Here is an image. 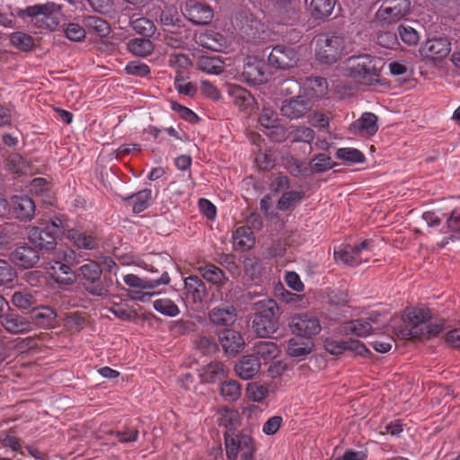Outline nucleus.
Segmentation results:
<instances>
[{"label":"nucleus","mask_w":460,"mask_h":460,"mask_svg":"<svg viewBox=\"0 0 460 460\" xmlns=\"http://www.w3.org/2000/svg\"><path fill=\"white\" fill-rule=\"evenodd\" d=\"M384 65L382 59L368 54L352 56L345 62L344 73L360 84L374 86L380 84Z\"/></svg>","instance_id":"1"},{"label":"nucleus","mask_w":460,"mask_h":460,"mask_svg":"<svg viewBox=\"0 0 460 460\" xmlns=\"http://www.w3.org/2000/svg\"><path fill=\"white\" fill-rule=\"evenodd\" d=\"M349 52V42L341 33L329 32L315 40V58L322 64L332 65Z\"/></svg>","instance_id":"2"},{"label":"nucleus","mask_w":460,"mask_h":460,"mask_svg":"<svg viewBox=\"0 0 460 460\" xmlns=\"http://www.w3.org/2000/svg\"><path fill=\"white\" fill-rule=\"evenodd\" d=\"M254 305L252 328L259 337H270L279 328V306L273 299L260 300Z\"/></svg>","instance_id":"3"},{"label":"nucleus","mask_w":460,"mask_h":460,"mask_svg":"<svg viewBox=\"0 0 460 460\" xmlns=\"http://www.w3.org/2000/svg\"><path fill=\"white\" fill-rule=\"evenodd\" d=\"M370 240H364L358 244H346L334 251V260L337 263H343L356 267L362 262H367L372 257Z\"/></svg>","instance_id":"4"},{"label":"nucleus","mask_w":460,"mask_h":460,"mask_svg":"<svg viewBox=\"0 0 460 460\" xmlns=\"http://www.w3.org/2000/svg\"><path fill=\"white\" fill-rule=\"evenodd\" d=\"M78 279L88 293L98 296L108 294L102 280V269L97 262L90 261L82 265L79 268Z\"/></svg>","instance_id":"5"},{"label":"nucleus","mask_w":460,"mask_h":460,"mask_svg":"<svg viewBox=\"0 0 460 460\" xmlns=\"http://www.w3.org/2000/svg\"><path fill=\"white\" fill-rule=\"evenodd\" d=\"M380 7L376 13V20L383 24L398 22L410 13V0H378Z\"/></svg>","instance_id":"6"},{"label":"nucleus","mask_w":460,"mask_h":460,"mask_svg":"<svg viewBox=\"0 0 460 460\" xmlns=\"http://www.w3.org/2000/svg\"><path fill=\"white\" fill-rule=\"evenodd\" d=\"M226 455L228 460H236L240 456L256 452V446L253 438L243 433H225Z\"/></svg>","instance_id":"7"},{"label":"nucleus","mask_w":460,"mask_h":460,"mask_svg":"<svg viewBox=\"0 0 460 460\" xmlns=\"http://www.w3.org/2000/svg\"><path fill=\"white\" fill-rule=\"evenodd\" d=\"M291 332L301 337L311 338L320 333L322 325L320 320L309 314H297L290 318Z\"/></svg>","instance_id":"8"},{"label":"nucleus","mask_w":460,"mask_h":460,"mask_svg":"<svg viewBox=\"0 0 460 460\" xmlns=\"http://www.w3.org/2000/svg\"><path fill=\"white\" fill-rule=\"evenodd\" d=\"M451 50V43L447 38L429 39L420 49V55L423 59L439 62L447 58Z\"/></svg>","instance_id":"9"},{"label":"nucleus","mask_w":460,"mask_h":460,"mask_svg":"<svg viewBox=\"0 0 460 460\" xmlns=\"http://www.w3.org/2000/svg\"><path fill=\"white\" fill-rule=\"evenodd\" d=\"M298 60L297 51L292 47L284 45L275 46L268 57L269 64L281 70L295 67Z\"/></svg>","instance_id":"10"},{"label":"nucleus","mask_w":460,"mask_h":460,"mask_svg":"<svg viewBox=\"0 0 460 460\" xmlns=\"http://www.w3.org/2000/svg\"><path fill=\"white\" fill-rule=\"evenodd\" d=\"M30 242L40 250L53 251L57 245V236L49 226H31L28 231Z\"/></svg>","instance_id":"11"},{"label":"nucleus","mask_w":460,"mask_h":460,"mask_svg":"<svg viewBox=\"0 0 460 460\" xmlns=\"http://www.w3.org/2000/svg\"><path fill=\"white\" fill-rule=\"evenodd\" d=\"M182 13L194 24H207L213 18V11L208 5L193 0L186 2Z\"/></svg>","instance_id":"12"},{"label":"nucleus","mask_w":460,"mask_h":460,"mask_svg":"<svg viewBox=\"0 0 460 460\" xmlns=\"http://www.w3.org/2000/svg\"><path fill=\"white\" fill-rule=\"evenodd\" d=\"M0 323L12 334L24 333L31 329L30 320L11 310L0 314Z\"/></svg>","instance_id":"13"},{"label":"nucleus","mask_w":460,"mask_h":460,"mask_svg":"<svg viewBox=\"0 0 460 460\" xmlns=\"http://www.w3.org/2000/svg\"><path fill=\"white\" fill-rule=\"evenodd\" d=\"M349 130L360 137L374 136L378 130L377 116L372 112H364L358 119L349 125Z\"/></svg>","instance_id":"14"},{"label":"nucleus","mask_w":460,"mask_h":460,"mask_svg":"<svg viewBox=\"0 0 460 460\" xmlns=\"http://www.w3.org/2000/svg\"><path fill=\"white\" fill-rule=\"evenodd\" d=\"M10 260L17 266L23 269L34 267L39 260V252L27 244L16 247L10 254Z\"/></svg>","instance_id":"15"},{"label":"nucleus","mask_w":460,"mask_h":460,"mask_svg":"<svg viewBox=\"0 0 460 460\" xmlns=\"http://www.w3.org/2000/svg\"><path fill=\"white\" fill-rule=\"evenodd\" d=\"M13 216L21 221H31L35 215L36 206L28 196H13L12 198Z\"/></svg>","instance_id":"16"},{"label":"nucleus","mask_w":460,"mask_h":460,"mask_svg":"<svg viewBox=\"0 0 460 460\" xmlns=\"http://www.w3.org/2000/svg\"><path fill=\"white\" fill-rule=\"evenodd\" d=\"M243 77L249 84H261L268 81L266 65L255 58L248 60L243 69Z\"/></svg>","instance_id":"17"},{"label":"nucleus","mask_w":460,"mask_h":460,"mask_svg":"<svg viewBox=\"0 0 460 460\" xmlns=\"http://www.w3.org/2000/svg\"><path fill=\"white\" fill-rule=\"evenodd\" d=\"M61 10V5L54 2H47L45 4L27 6L26 8H17L16 14L22 19H25L26 17L37 18L39 16L49 18L53 13H59Z\"/></svg>","instance_id":"18"},{"label":"nucleus","mask_w":460,"mask_h":460,"mask_svg":"<svg viewBox=\"0 0 460 460\" xmlns=\"http://www.w3.org/2000/svg\"><path fill=\"white\" fill-rule=\"evenodd\" d=\"M183 295L189 303H200L206 295V286L200 278L190 275L184 279Z\"/></svg>","instance_id":"19"},{"label":"nucleus","mask_w":460,"mask_h":460,"mask_svg":"<svg viewBox=\"0 0 460 460\" xmlns=\"http://www.w3.org/2000/svg\"><path fill=\"white\" fill-rule=\"evenodd\" d=\"M237 318L236 310L233 305H220L208 312L209 321L217 326H229L234 323Z\"/></svg>","instance_id":"20"},{"label":"nucleus","mask_w":460,"mask_h":460,"mask_svg":"<svg viewBox=\"0 0 460 460\" xmlns=\"http://www.w3.org/2000/svg\"><path fill=\"white\" fill-rule=\"evenodd\" d=\"M310 109V102L306 98L298 96L284 101L280 111L283 116L296 119L302 118Z\"/></svg>","instance_id":"21"},{"label":"nucleus","mask_w":460,"mask_h":460,"mask_svg":"<svg viewBox=\"0 0 460 460\" xmlns=\"http://www.w3.org/2000/svg\"><path fill=\"white\" fill-rule=\"evenodd\" d=\"M226 92L233 102L243 111L252 110L256 103L255 98L243 87L235 84H227Z\"/></svg>","instance_id":"22"},{"label":"nucleus","mask_w":460,"mask_h":460,"mask_svg":"<svg viewBox=\"0 0 460 460\" xmlns=\"http://www.w3.org/2000/svg\"><path fill=\"white\" fill-rule=\"evenodd\" d=\"M261 369L259 359L253 355H246L236 362L234 366L235 374L243 380L252 379Z\"/></svg>","instance_id":"23"},{"label":"nucleus","mask_w":460,"mask_h":460,"mask_svg":"<svg viewBox=\"0 0 460 460\" xmlns=\"http://www.w3.org/2000/svg\"><path fill=\"white\" fill-rule=\"evenodd\" d=\"M445 227L448 235L437 243L439 249L446 247L450 242L460 240V211L453 210L446 218Z\"/></svg>","instance_id":"24"},{"label":"nucleus","mask_w":460,"mask_h":460,"mask_svg":"<svg viewBox=\"0 0 460 460\" xmlns=\"http://www.w3.org/2000/svg\"><path fill=\"white\" fill-rule=\"evenodd\" d=\"M124 282L132 288H140L143 289H152L161 285H168L171 278L167 271H164L159 279H146L134 274H128L123 278Z\"/></svg>","instance_id":"25"},{"label":"nucleus","mask_w":460,"mask_h":460,"mask_svg":"<svg viewBox=\"0 0 460 460\" xmlns=\"http://www.w3.org/2000/svg\"><path fill=\"white\" fill-rule=\"evenodd\" d=\"M220 343L226 353L236 354L244 347L241 334L234 330H226L219 336Z\"/></svg>","instance_id":"26"},{"label":"nucleus","mask_w":460,"mask_h":460,"mask_svg":"<svg viewBox=\"0 0 460 460\" xmlns=\"http://www.w3.org/2000/svg\"><path fill=\"white\" fill-rule=\"evenodd\" d=\"M233 245L237 251L245 252L255 243L253 232L249 226H240L233 233Z\"/></svg>","instance_id":"27"},{"label":"nucleus","mask_w":460,"mask_h":460,"mask_svg":"<svg viewBox=\"0 0 460 460\" xmlns=\"http://www.w3.org/2000/svg\"><path fill=\"white\" fill-rule=\"evenodd\" d=\"M196 42L203 48L217 52L226 45V39L219 32L207 31L196 36Z\"/></svg>","instance_id":"28"},{"label":"nucleus","mask_w":460,"mask_h":460,"mask_svg":"<svg viewBox=\"0 0 460 460\" xmlns=\"http://www.w3.org/2000/svg\"><path fill=\"white\" fill-rule=\"evenodd\" d=\"M66 238L78 249L93 250L97 246V242L93 235L78 229H67Z\"/></svg>","instance_id":"29"},{"label":"nucleus","mask_w":460,"mask_h":460,"mask_svg":"<svg viewBox=\"0 0 460 460\" xmlns=\"http://www.w3.org/2000/svg\"><path fill=\"white\" fill-rule=\"evenodd\" d=\"M373 328L371 323L363 319L353 320L344 323L341 326L340 332L344 335H356L358 337H366L369 335Z\"/></svg>","instance_id":"30"},{"label":"nucleus","mask_w":460,"mask_h":460,"mask_svg":"<svg viewBox=\"0 0 460 460\" xmlns=\"http://www.w3.org/2000/svg\"><path fill=\"white\" fill-rule=\"evenodd\" d=\"M227 374L226 367L221 362H211L201 369L200 378L203 383L214 384L221 381Z\"/></svg>","instance_id":"31"},{"label":"nucleus","mask_w":460,"mask_h":460,"mask_svg":"<svg viewBox=\"0 0 460 460\" xmlns=\"http://www.w3.org/2000/svg\"><path fill=\"white\" fill-rule=\"evenodd\" d=\"M444 329L442 321L427 322L422 329L420 326L411 327L409 334L411 338H420L429 340L438 335Z\"/></svg>","instance_id":"32"},{"label":"nucleus","mask_w":460,"mask_h":460,"mask_svg":"<svg viewBox=\"0 0 460 460\" xmlns=\"http://www.w3.org/2000/svg\"><path fill=\"white\" fill-rule=\"evenodd\" d=\"M335 5L336 0H312L309 11L314 20H325L332 15Z\"/></svg>","instance_id":"33"},{"label":"nucleus","mask_w":460,"mask_h":460,"mask_svg":"<svg viewBox=\"0 0 460 460\" xmlns=\"http://www.w3.org/2000/svg\"><path fill=\"white\" fill-rule=\"evenodd\" d=\"M152 198V191L149 189H144L135 194L123 198L131 206L134 213H140L146 210Z\"/></svg>","instance_id":"34"},{"label":"nucleus","mask_w":460,"mask_h":460,"mask_svg":"<svg viewBox=\"0 0 460 460\" xmlns=\"http://www.w3.org/2000/svg\"><path fill=\"white\" fill-rule=\"evenodd\" d=\"M275 10L283 22L295 21L298 17L297 4L291 0H277Z\"/></svg>","instance_id":"35"},{"label":"nucleus","mask_w":460,"mask_h":460,"mask_svg":"<svg viewBox=\"0 0 460 460\" xmlns=\"http://www.w3.org/2000/svg\"><path fill=\"white\" fill-rule=\"evenodd\" d=\"M198 67L204 73L219 75L225 70V63L218 56H200Z\"/></svg>","instance_id":"36"},{"label":"nucleus","mask_w":460,"mask_h":460,"mask_svg":"<svg viewBox=\"0 0 460 460\" xmlns=\"http://www.w3.org/2000/svg\"><path fill=\"white\" fill-rule=\"evenodd\" d=\"M201 276L208 282L222 286L228 281L226 273L217 266L214 264H207L199 268Z\"/></svg>","instance_id":"37"},{"label":"nucleus","mask_w":460,"mask_h":460,"mask_svg":"<svg viewBox=\"0 0 460 460\" xmlns=\"http://www.w3.org/2000/svg\"><path fill=\"white\" fill-rule=\"evenodd\" d=\"M406 320L412 324L411 327L420 326V329L431 319L430 310L427 307H413L407 309Z\"/></svg>","instance_id":"38"},{"label":"nucleus","mask_w":460,"mask_h":460,"mask_svg":"<svg viewBox=\"0 0 460 460\" xmlns=\"http://www.w3.org/2000/svg\"><path fill=\"white\" fill-rule=\"evenodd\" d=\"M84 25L89 33H94L101 38L108 36L111 31L109 23L98 16L86 17L84 19Z\"/></svg>","instance_id":"39"},{"label":"nucleus","mask_w":460,"mask_h":460,"mask_svg":"<svg viewBox=\"0 0 460 460\" xmlns=\"http://www.w3.org/2000/svg\"><path fill=\"white\" fill-rule=\"evenodd\" d=\"M253 352L264 361H270L278 357L279 350L276 343L265 341L256 342Z\"/></svg>","instance_id":"40"},{"label":"nucleus","mask_w":460,"mask_h":460,"mask_svg":"<svg viewBox=\"0 0 460 460\" xmlns=\"http://www.w3.org/2000/svg\"><path fill=\"white\" fill-rule=\"evenodd\" d=\"M241 385L235 380L224 381L220 385V395L226 402H235L241 396Z\"/></svg>","instance_id":"41"},{"label":"nucleus","mask_w":460,"mask_h":460,"mask_svg":"<svg viewBox=\"0 0 460 460\" xmlns=\"http://www.w3.org/2000/svg\"><path fill=\"white\" fill-rule=\"evenodd\" d=\"M128 50L134 55L146 57L154 50V45L147 39H133L128 43Z\"/></svg>","instance_id":"42"},{"label":"nucleus","mask_w":460,"mask_h":460,"mask_svg":"<svg viewBox=\"0 0 460 460\" xmlns=\"http://www.w3.org/2000/svg\"><path fill=\"white\" fill-rule=\"evenodd\" d=\"M57 317L56 312L49 306H42L35 311L31 316L33 321L41 327L52 326Z\"/></svg>","instance_id":"43"},{"label":"nucleus","mask_w":460,"mask_h":460,"mask_svg":"<svg viewBox=\"0 0 460 460\" xmlns=\"http://www.w3.org/2000/svg\"><path fill=\"white\" fill-rule=\"evenodd\" d=\"M261 127L270 129L276 128L283 132V127L279 124L278 113L270 108H263L259 117Z\"/></svg>","instance_id":"44"},{"label":"nucleus","mask_w":460,"mask_h":460,"mask_svg":"<svg viewBox=\"0 0 460 460\" xmlns=\"http://www.w3.org/2000/svg\"><path fill=\"white\" fill-rule=\"evenodd\" d=\"M305 196L302 190H292L285 192L278 201L277 207L279 210L286 211L297 204Z\"/></svg>","instance_id":"45"},{"label":"nucleus","mask_w":460,"mask_h":460,"mask_svg":"<svg viewBox=\"0 0 460 460\" xmlns=\"http://www.w3.org/2000/svg\"><path fill=\"white\" fill-rule=\"evenodd\" d=\"M153 305L155 311L169 317H174L180 314L178 305L169 298L157 299Z\"/></svg>","instance_id":"46"},{"label":"nucleus","mask_w":460,"mask_h":460,"mask_svg":"<svg viewBox=\"0 0 460 460\" xmlns=\"http://www.w3.org/2000/svg\"><path fill=\"white\" fill-rule=\"evenodd\" d=\"M197 324L190 319L174 321L170 325V332L175 336L190 334L196 331Z\"/></svg>","instance_id":"47"},{"label":"nucleus","mask_w":460,"mask_h":460,"mask_svg":"<svg viewBox=\"0 0 460 460\" xmlns=\"http://www.w3.org/2000/svg\"><path fill=\"white\" fill-rule=\"evenodd\" d=\"M336 156L340 160H343L351 164H359L365 162L364 154L351 147H341L336 151Z\"/></svg>","instance_id":"48"},{"label":"nucleus","mask_w":460,"mask_h":460,"mask_svg":"<svg viewBox=\"0 0 460 460\" xmlns=\"http://www.w3.org/2000/svg\"><path fill=\"white\" fill-rule=\"evenodd\" d=\"M6 169L13 174H23L27 172V163L19 154H11L6 158Z\"/></svg>","instance_id":"49"},{"label":"nucleus","mask_w":460,"mask_h":460,"mask_svg":"<svg viewBox=\"0 0 460 460\" xmlns=\"http://www.w3.org/2000/svg\"><path fill=\"white\" fill-rule=\"evenodd\" d=\"M312 350V344L301 342L295 338L288 340L287 343V353L291 357H303L308 355Z\"/></svg>","instance_id":"50"},{"label":"nucleus","mask_w":460,"mask_h":460,"mask_svg":"<svg viewBox=\"0 0 460 460\" xmlns=\"http://www.w3.org/2000/svg\"><path fill=\"white\" fill-rule=\"evenodd\" d=\"M186 76L184 71H178L174 78V88L179 93L193 97L197 93L196 85L190 82L184 83Z\"/></svg>","instance_id":"51"},{"label":"nucleus","mask_w":460,"mask_h":460,"mask_svg":"<svg viewBox=\"0 0 460 460\" xmlns=\"http://www.w3.org/2000/svg\"><path fill=\"white\" fill-rule=\"evenodd\" d=\"M131 26L137 33L145 37H151L155 31L154 22L144 17L132 20Z\"/></svg>","instance_id":"52"},{"label":"nucleus","mask_w":460,"mask_h":460,"mask_svg":"<svg viewBox=\"0 0 460 460\" xmlns=\"http://www.w3.org/2000/svg\"><path fill=\"white\" fill-rule=\"evenodd\" d=\"M292 142H302L310 144L315 137L314 131L308 127L299 126L289 133Z\"/></svg>","instance_id":"53"},{"label":"nucleus","mask_w":460,"mask_h":460,"mask_svg":"<svg viewBox=\"0 0 460 460\" xmlns=\"http://www.w3.org/2000/svg\"><path fill=\"white\" fill-rule=\"evenodd\" d=\"M10 41L13 46L22 51L30 50L33 46L32 37L21 31L12 33Z\"/></svg>","instance_id":"54"},{"label":"nucleus","mask_w":460,"mask_h":460,"mask_svg":"<svg viewBox=\"0 0 460 460\" xmlns=\"http://www.w3.org/2000/svg\"><path fill=\"white\" fill-rule=\"evenodd\" d=\"M218 423L227 429L226 432L231 431L233 428L239 422V416L237 411L226 409L219 413Z\"/></svg>","instance_id":"55"},{"label":"nucleus","mask_w":460,"mask_h":460,"mask_svg":"<svg viewBox=\"0 0 460 460\" xmlns=\"http://www.w3.org/2000/svg\"><path fill=\"white\" fill-rule=\"evenodd\" d=\"M247 396L253 402H262L269 394L266 386L258 383H250L246 388Z\"/></svg>","instance_id":"56"},{"label":"nucleus","mask_w":460,"mask_h":460,"mask_svg":"<svg viewBox=\"0 0 460 460\" xmlns=\"http://www.w3.org/2000/svg\"><path fill=\"white\" fill-rule=\"evenodd\" d=\"M109 311L116 317L126 321L133 320L137 315V313L134 310H132L127 304L123 303L114 304L109 308Z\"/></svg>","instance_id":"57"},{"label":"nucleus","mask_w":460,"mask_h":460,"mask_svg":"<svg viewBox=\"0 0 460 460\" xmlns=\"http://www.w3.org/2000/svg\"><path fill=\"white\" fill-rule=\"evenodd\" d=\"M46 226H49V229L52 233H55V235L58 237L59 234H64L66 236L67 229H71L69 226V221L66 217H54L51 218L50 224Z\"/></svg>","instance_id":"58"},{"label":"nucleus","mask_w":460,"mask_h":460,"mask_svg":"<svg viewBox=\"0 0 460 460\" xmlns=\"http://www.w3.org/2000/svg\"><path fill=\"white\" fill-rule=\"evenodd\" d=\"M125 71L128 75L143 77L150 73V68L146 63L135 60L127 64Z\"/></svg>","instance_id":"59"},{"label":"nucleus","mask_w":460,"mask_h":460,"mask_svg":"<svg viewBox=\"0 0 460 460\" xmlns=\"http://www.w3.org/2000/svg\"><path fill=\"white\" fill-rule=\"evenodd\" d=\"M169 64L171 66L177 68L176 73L178 71H184L185 75H187V70L191 66V61L183 54L172 55L169 59Z\"/></svg>","instance_id":"60"},{"label":"nucleus","mask_w":460,"mask_h":460,"mask_svg":"<svg viewBox=\"0 0 460 460\" xmlns=\"http://www.w3.org/2000/svg\"><path fill=\"white\" fill-rule=\"evenodd\" d=\"M153 12L155 15L159 14L160 22L164 25H173L176 21L177 11L174 7L165 6L164 10L154 8Z\"/></svg>","instance_id":"61"},{"label":"nucleus","mask_w":460,"mask_h":460,"mask_svg":"<svg viewBox=\"0 0 460 460\" xmlns=\"http://www.w3.org/2000/svg\"><path fill=\"white\" fill-rule=\"evenodd\" d=\"M12 301L16 307L24 310L30 308L35 303L34 297L25 292H15L13 295Z\"/></svg>","instance_id":"62"},{"label":"nucleus","mask_w":460,"mask_h":460,"mask_svg":"<svg viewBox=\"0 0 460 460\" xmlns=\"http://www.w3.org/2000/svg\"><path fill=\"white\" fill-rule=\"evenodd\" d=\"M15 277L16 271L11 264L7 261L0 259V284L10 283Z\"/></svg>","instance_id":"63"},{"label":"nucleus","mask_w":460,"mask_h":460,"mask_svg":"<svg viewBox=\"0 0 460 460\" xmlns=\"http://www.w3.org/2000/svg\"><path fill=\"white\" fill-rule=\"evenodd\" d=\"M398 33L402 40L408 45H415L419 41L418 32L410 26L400 25Z\"/></svg>","instance_id":"64"}]
</instances>
